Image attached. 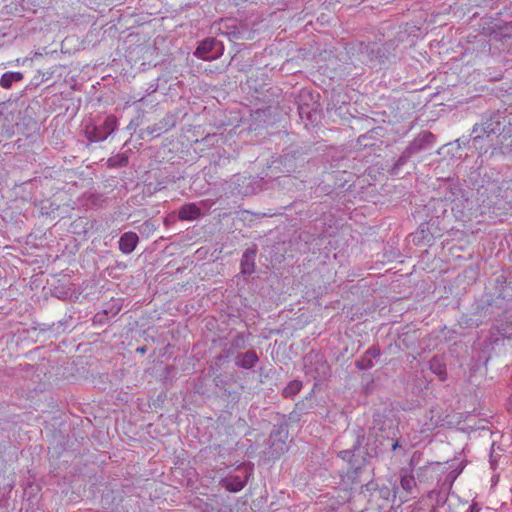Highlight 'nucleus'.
Here are the masks:
<instances>
[{
	"label": "nucleus",
	"instance_id": "1",
	"mask_svg": "<svg viewBox=\"0 0 512 512\" xmlns=\"http://www.w3.org/2000/svg\"><path fill=\"white\" fill-rule=\"evenodd\" d=\"M499 127L496 111L484 113L480 122L473 125L469 142L473 152L477 153L482 161L501 156Z\"/></svg>",
	"mask_w": 512,
	"mask_h": 512
},
{
	"label": "nucleus",
	"instance_id": "2",
	"mask_svg": "<svg viewBox=\"0 0 512 512\" xmlns=\"http://www.w3.org/2000/svg\"><path fill=\"white\" fill-rule=\"evenodd\" d=\"M350 63L358 67L366 65L371 68H382L396 59L392 43L379 44L372 41H352L345 46Z\"/></svg>",
	"mask_w": 512,
	"mask_h": 512
},
{
	"label": "nucleus",
	"instance_id": "3",
	"mask_svg": "<svg viewBox=\"0 0 512 512\" xmlns=\"http://www.w3.org/2000/svg\"><path fill=\"white\" fill-rule=\"evenodd\" d=\"M398 420L392 408L385 407L373 413L370 434L365 444L366 454L369 457L378 456L386 448L385 441L393 440L399 432Z\"/></svg>",
	"mask_w": 512,
	"mask_h": 512
},
{
	"label": "nucleus",
	"instance_id": "4",
	"mask_svg": "<svg viewBox=\"0 0 512 512\" xmlns=\"http://www.w3.org/2000/svg\"><path fill=\"white\" fill-rule=\"evenodd\" d=\"M352 435L354 438L352 447L339 451L337 456L348 464L347 470L344 474H341L342 480L350 484H355L359 482L362 471V463L356 457V452L359 451L365 440V429L361 426H357L352 430Z\"/></svg>",
	"mask_w": 512,
	"mask_h": 512
},
{
	"label": "nucleus",
	"instance_id": "5",
	"mask_svg": "<svg viewBox=\"0 0 512 512\" xmlns=\"http://www.w3.org/2000/svg\"><path fill=\"white\" fill-rule=\"evenodd\" d=\"M474 314L478 315L483 323L497 320L499 316L507 310L506 301L503 300V293L496 295L495 293L485 291L479 298L475 299L472 304Z\"/></svg>",
	"mask_w": 512,
	"mask_h": 512
},
{
	"label": "nucleus",
	"instance_id": "6",
	"mask_svg": "<svg viewBox=\"0 0 512 512\" xmlns=\"http://www.w3.org/2000/svg\"><path fill=\"white\" fill-rule=\"evenodd\" d=\"M303 367L305 375L314 380V389H317L331 376V367L325 356L314 350H311L303 357Z\"/></svg>",
	"mask_w": 512,
	"mask_h": 512
},
{
	"label": "nucleus",
	"instance_id": "7",
	"mask_svg": "<svg viewBox=\"0 0 512 512\" xmlns=\"http://www.w3.org/2000/svg\"><path fill=\"white\" fill-rule=\"evenodd\" d=\"M289 422L288 417L283 414L274 424L269 434V447L266 452L269 458L278 459L288 450Z\"/></svg>",
	"mask_w": 512,
	"mask_h": 512
},
{
	"label": "nucleus",
	"instance_id": "8",
	"mask_svg": "<svg viewBox=\"0 0 512 512\" xmlns=\"http://www.w3.org/2000/svg\"><path fill=\"white\" fill-rule=\"evenodd\" d=\"M497 112V123L500 124L498 135L501 156L512 154V113L506 111Z\"/></svg>",
	"mask_w": 512,
	"mask_h": 512
},
{
	"label": "nucleus",
	"instance_id": "9",
	"mask_svg": "<svg viewBox=\"0 0 512 512\" xmlns=\"http://www.w3.org/2000/svg\"><path fill=\"white\" fill-rule=\"evenodd\" d=\"M213 381L220 392L219 396L227 401L226 408H233L241 398V392L234 388L235 383L224 374H217Z\"/></svg>",
	"mask_w": 512,
	"mask_h": 512
},
{
	"label": "nucleus",
	"instance_id": "10",
	"mask_svg": "<svg viewBox=\"0 0 512 512\" xmlns=\"http://www.w3.org/2000/svg\"><path fill=\"white\" fill-rule=\"evenodd\" d=\"M224 45L214 37H207L199 42L194 55L202 60L211 61L223 55Z\"/></svg>",
	"mask_w": 512,
	"mask_h": 512
},
{
	"label": "nucleus",
	"instance_id": "11",
	"mask_svg": "<svg viewBox=\"0 0 512 512\" xmlns=\"http://www.w3.org/2000/svg\"><path fill=\"white\" fill-rule=\"evenodd\" d=\"M315 391L316 389L312 387L311 391L303 399L295 403L293 410L286 415L290 422L297 423L304 415L314 412L317 406Z\"/></svg>",
	"mask_w": 512,
	"mask_h": 512
},
{
	"label": "nucleus",
	"instance_id": "12",
	"mask_svg": "<svg viewBox=\"0 0 512 512\" xmlns=\"http://www.w3.org/2000/svg\"><path fill=\"white\" fill-rule=\"evenodd\" d=\"M306 158L304 154L298 149H287L280 156V163L283 171L286 173H295L304 165Z\"/></svg>",
	"mask_w": 512,
	"mask_h": 512
},
{
	"label": "nucleus",
	"instance_id": "13",
	"mask_svg": "<svg viewBox=\"0 0 512 512\" xmlns=\"http://www.w3.org/2000/svg\"><path fill=\"white\" fill-rule=\"evenodd\" d=\"M499 333L500 332L498 331V328L491 326L487 332L486 337L481 343V350L484 353L489 354V356L492 354H499L504 351L505 341Z\"/></svg>",
	"mask_w": 512,
	"mask_h": 512
},
{
	"label": "nucleus",
	"instance_id": "14",
	"mask_svg": "<svg viewBox=\"0 0 512 512\" xmlns=\"http://www.w3.org/2000/svg\"><path fill=\"white\" fill-rule=\"evenodd\" d=\"M435 143V135L430 131H421L414 139L411 141L406 149L412 155H416L422 151H425L431 148Z\"/></svg>",
	"mask_w": 512,
	"mask_h": 512
},
{
	"label": "nucleus",
	"instance_id": "15",
	"mask_svg": "<svg viewBox=\"0 0 512 512\" xmlns=\"http://www.w3.org/2000/svg\"><path fill=\"white\" fill-rule=\"evenodd\" d=\"M434 228H436V223L433 219L420 224L417 231L412 234L413 242L417 245H432L436 237Z\"/></svg>",
	"mask_w": 512,
	"mask_h": 512
},
{
	"label": "nucleus",
	"instance_id": "16",
	"mask_svg": "<svg viewBox=\"0 0 512 512\" xmlns=\"http://www.w3.org/2000/svg\"><path fill=\"white\" fill-rule=\"evenodd\" d=\"M178 112H168L160 121L147 128L148 133L154 137L164 134L176 126Z\"/></svg>",
	"mask_w": 512,
	"mask_h": 512
},
{
	"label": "nucleus",
	"instance_id": "17",
	"mask_svg": "<svg viewBox=\"0 0 512 512\" xmlns=\"http://www.w3.org/2000/svg\"><path fill=\"white\" fill-rule=\"evenodd\" d=\"M382 355L378 344L370 346L364 354L355 361V367L359 370H368L375 366Z\"/></svg>",
	"mask_w": 512,
	"mask_h": 512
},
{
	"label": "nucleus",
	"instance_id": "18",
	"mask_svg": "<svg viewBox=\"0 0 512 512\" xmlns=\"http://www.w3.org/2000/svg\"><path fill=\"white\" fill-rule=\"evenodd\" d=\"M249 478V474L243 471L242 474L228 475L221 479L220 484L226 490L236 493L244 488Z\"/></svg>",
	"mask_w": 512,
	"mask_h": 512
},
{
	"label": "nucleus",
	"instance_id": "19",
	"mask_svg": "<svg viewBox=\"0 0 512 512\" xmlns=\"http://www.w3.org/2000/svg\"><path fill=\"white\" fill-rule=\"evenodd\" d=\"M299 118L305 126L314 124L317 122L319 114L321 112V104L315 103L313 106L309 103L306 105L297 106Z\"/></svg>",
	"mask_w": 512,
	"mask_h": 512
},
{
	"label": "nucleus",
	"instance_id": "20",
	"mask_svg": "<svg viewBox=\"0 0 512 512\" xmlns=\"http://www.w3.org/2000/svg\"><path fill=\"white\" fill-rule=\"evenodd\" d=\"M420 334L418 330H409L402 332L398 339L395 341V349L397 350H409L416 349L419 344Z\"/></svg>",
	"mask_w": 512,
	"mask_h": 512
},
{
	"label": "nucleus",
	"instance_id": "21",
	"mask_svg": "<svg viewBox=\"0 0 512 512\" xmlns=\"http://www.w3.org/2000/svg\"><path fill=\"white\" fill-rule=\"evenodd\" d=\"M430 371L435 374L440 381H446L448 377L446 356L444 354L434 355L429 361Z\"/></svg>",
	"mask_w": 512,
	"mask_h": 512
},
{
	"label": "nucleus",
	"instance_id": "22",
	"mask_svg": "<svg viewBox=\"0 0 512 512\" xmlns=\"http://www.w3.org/2000/svg\"><path fill=\"white\" fill-rule=\"evenodd\" d=\"M257 254V247L253 245L252 247L247 248L243 254L240 261L241 273L243 275H251L255 272V258Z\"/></svg>",
	"mask_w": 512,
	"mask_h": 512
},
{
	"label": "nucleus",
	"instance_id": "23",
	"mask_svg": "<svg viewBox=\"0 0 512 512\" xmlns=\"http://www.w3.org/2000/svg\"><path fill=\"white\" fill-rule=\"evenodd\" d=\"M259 361V357L255 350L250 349L246 352H239L235 356V366L249 370L252 369Z\"/></svg>",
	"mask_w": 512,
	"mask_h": 512
},
{
	"label": "nucleus",
	"instance_id": "24",
	"mask_svg": "<svg viewBox=\"0 0 512 512\" xmlns=\"http://www.w3.org/2000/svg\"><path fill=\"white\" fill-rule=\"evenodd\" d=\"M202 215L200 207L195 203H186L178 210V218L183 221H194Z\"/></svg>",
	"mask_w": 512,
	"mask_h": 512
},
{
	"label": "nucleus",
	"instance_id": "25",
	"mask_svg": "<svg viewBox=\"0 0 512 512\" xmlns=\"http://www.w3.org/2000/svg\"><path fill=\"white\" fill-rule=\"evenodd\" d=\"M412 154L405 148L401 155L393 161L391 165H387V172L390 175L398 176L403 172L404 167L409 163Z\"/></svg>",
	"mask_w": 512,
	"mask_h": 512
},
{
	"label": "nucleus",
	"instance_id": "26",
	"mask_svg": "<svg viewBox=\"0 0 512 512\" xmlns=\"http://www.w3.org/2000/svg\"><path fill=\"white\" fill-rule=\"evenodd\" d=\"M397 489L395 483L389 482L388 484H380L376 494H374V502L377 503L379 500L389 501L391 498L394 500Z\"/></svg>",
	"mask_w": 512,
	"mask_h": 512
},
{
	"label": "nucleus",
	"instance_id": "27",
	"mask_svg": "<svg viewBox=\"0 0 512 512\" xmlns=\"http://www.w3.org/2000/svg\"><path fill=\"white\" fill-rule=\"evenodd\" d=\"M247 347L246 336L243 332H238L229 343H227L223 349L226 356L229 357L236 350H242Z\"/></svg>",
	"mask_w": 512,
	"mask_h": 512
},
{
	"label": "nucleus",
	"instance_id": "28",
	"mask_svg": "<svg viewBox=\"0 0 512 512\" xmlns=\"http://www.w3.org/2000/svg\"><path fill=\"white\" fill-rule=\"evenodd\" d=\"M484 324L478 315L474 314V309L471 310L470 313L462 314V316L457 320V326L460 329H471L477 328L480 325Z\"/></svg>",
	"mask_w": 512,
	"mask_h": 512
},
{
	"label": "nucleus",
	"instance_id": "29",
	"mask_svg": "<svg viewBox=\"0 0 512 512\" xmlns=\"http://www.w3.org/2000/svg\"><path fill=\"white\" fill-rule=\"evenodd\" d=\"M319 98V93H314L313 91L307 88H303L295 96V104L296 106H299L306 105L309 103L310 105L313 106L315 103H320Z\"/></svg>",
	"mask_w": 512,
	"mask_h": 512
},
{
	"label": "nucleus",
	"instance_id": "30",
	"mask_svg": "<svg viewBox=\"0 0 512 512\" xmlns=\"http://www.w3.org/2000/svg\"><path fill=\"white\" fill-rule=\"evenodd\" d=\"M508 283H507V277L504 274L497 275L493 280V290L490 291L491 293H495L496 295H499L500 293H503V300L506 301L507 297L511 296L508 293Z\"/></svg>",
	"mask_w": 512,
	"mask_h": 512
},
{
	"label": "nucleus",
	"instance_id": "31",
	"mask_svg": "<svg viewBox=\"0 0 512 512\" xmlns=\"http://www.w3.org/2000/svg\"><path fill=\"white\" fill-rule=\"evenodd\" d=\"M303 382L298 379L290 381L282 390V396L286 399H293L302 389Z\"/></svg>",
	"mask_w": 512,
	"mask_h": 512
},
{
	"label": "nucleus",
	"instance_id": "32",
	"mask_svg": "<svg viewBox=\"0 0 512 512\" xmlns=\"http://www.w3.org/2000/svg\"><path fill=\"white\" fill-rule=\"evenodd\" d=\"M132 225L145 238H148L156 230V226L151 220H145L141 224H138V221H133Z\"/></svg>",
	"mask_w": 512,
	"mask_h": 512
},
{
	"label": "nucleus",
	"instance_id": "33",
	"mask_svg": "<svg viewBox=\"0 0 512 512\" xmlns=\"http://www.w3.org/2000/svg\"><path fill=\"white\" fill-rule=\"evenodd\" d=\"M22 79L23 74L21 72H7L0 78V86L4 89H9L14 82L21 81Z\"/></svg>",
	"mask_w": 512,
	"mask_h": 512
},
{
	"label": "nucleus",
	"instance_id": "34",
	"mask_svg": "<svg viewBox=\"0 0 512 512\" xmlns=\"http://www.w3.org/2000/svg\"><path fill=\"white\" fill-rule=\"evenodd\" d=\"M117 118L115 116H107L102 124L103 133L98 135V139H106L116 128Z\"/></svg>",
	"mask_w": 512,
	"mask_h": 512
},
{
	"label": "nucleus",
	"instance_id": "35",
	"mask_svg": "<svg viewBox=\"0 0 512 512\" xmlns=\"http://www.w3.org/2000/svg\"><path fill=\"white\" fill-rule=\"evenodd\" d=\"M103 133V127L102 125L97 126L93 123H88L85 126V135L87 139L91 142H99L103 141L104 139H98V135Z\"/></svg>",
	"mask_w": 512,
	"mask_h": 512
},
{
	"label": "nucleus",
	"instance_id": "36",
	"mask_svg": "<svg viewBox=\"0 0 512 512\" xmlns=\"http://www.w3.org/2000/svg\"><path fill=\"white\" fill-rule=\"evenodd\" d=\"M447 189L450 190L451 196L448 199L454 200V198H463L464 190L461 188L459 181L453 178H449L446 182Z\"/></svg>",
	"mask_w": 512,
	"mask_h": 512
},
{
	"label": "nucleus",
	"instance_id": "37",
	"mask_svg": "<svg viewBox=\"0 0 512 512\" xmlns=\"http://www.w3.org/2000/svg\"><path fill=\"white\" fill-rule=\"evenodd\" d=\"M379 486L378 481L371 480L361 487V494H363L369 502H374V494H376Z\"/></svg>",
	"mask_w": 512,
	"mask_h": 512
},
{
	"label": "nucleus",
	"instance_id": "38",
	"mask_svg": "<svg viewBox=\"0 0 512 512\" xmlns=\"http://www.w3.org/2000/svg\"><path fill=\"white\" fill-rule=\"evenodd\" d=\"M401 488L406 492V494H411L413 489L416 487V481L412 474H404L401 475L400 478Z\"/></svg>",
	"mask_w": 512,
	"mask_h": 512
},
{
	"label": "nucleus",
	"instance_id": "39",
	"mask_svg": "<svg viewBox=\"0 0 512 512\" xmlns=\"http://www.w3.org/2000/svg\"><path fill=\"white\" fill-rule=\"evenodd\" d=\"M492 326L498 328L499 334L505 342L512 340V322H503Z\"/></svg>",
	"mask_w": 512,
	"mask_h": 512
},
{
	"label": "nucleus",
	"instance_id": "40",
	"mask_svg": "<svg viewBox=\"0 0 512 512\" xmlns=\"http://www.w3.org/2000/svg\"><path fill=\"white\" fill-rule=\"evenodd\" d=\"M434 496H435V505L437 507H443L446 504L447 500H448V495L446 493L441 492V491H438V492L432 491L429 494V497L431 499H433Z\"/></svg>",
	"mask_w": 512,
	"mask_h": 512
},
{
	"label": "nucleus",
	"instance_id": "41",
	"mask_svg": "<svg viewBox=\"0 0 512 512\" xmlns=\"http://www.w3.org/2000/svg\"><path fill=\"white\" fill-rule=\"evenodd\" d=\"M126 163H127V157L124 153L113 156V157L109 158V160H108V165L110 167L125 166Z\"/></svg>",
	"mask_w": 512,
	"mask_h": 512
},
{
	"label": "nucleus",
	"instance_id": "42",
	"mask_svg": "<svg viewBox=\"0 0 512 512\" xmlns=\"http://www.w3.org/2000/svg\"><path fill=\"white\" fill-rule=\"evenodd\" d=\"M470 136L467 138V137H461L459 139L456 140V143L458 145L459 148H467V150L471 151L472 153L473 152V148L471 147L470 145Z\"/></svg>",
	"mask_w": 512,
	"mask_h": 512
},
{
	"label": "nucleus",
	"instance_id": "43",
	"mask_svg": "<svg viewBox=\"0 0 512 512\" xmlns=\"http://www.w3.org/2000/svg\"><path fill=\"white\" fill-rule=\"evenodd\" d=\"M119 246L124 253H128V232L122 234Z\"/></svg>",
	"mask_w": 512,
	"mask_h": 512
},
{
	"label": "nucleus",
	"instance_id": "44",
	"mask_svg": "<svg viewBox=\"0 0 512 512\" xmlns=\"http://www.w3.org/2000/svg\"><path fill=\"white\" fill-rule=\"evenodd\" d=\"M463 332L457 331L455 328H451L447 330V333L445 336L448 338V340H456L458 337L463 336Z\"/></svg>",
	"mask_w": 512,
	"mask_h": 512
},
{
	"label": "nucleus",
	"instance_id": "45",
	"mask_svg": "<svg viewBox=\"0 0 512 512\" xmlns=\"http://www.w3.org/2000/svg\"><path fill=\"white\" fill-rule=\"evenodd\" d=\"M390 445V448L392 451H396L397 449L401 448V445L399 443V440L393 437V440L385 441V448L387 449V446Z\"/></svg>",
	"mask_w": 512,
	"mask_h": 512
},
{
	"label": "nucleus",
	"instance_id": "46",
	"mask_svg": "<svg viewBox=\"0 0 512 512\" xmlns=\"http://www.w3.org/2000/svg\"><path fill=\"white\" fill-rule=\"evenodd\" d=\"M139 237L137 233L130 231V253L136 248Z\"/></svg>",
	"mask_w": 512,
	"mask_h": 512
},
{
	"label": "nucleus",
	"instance_id": "47",
	"mask_svg": "<svg viewBox=\"0 0 512 512\" xmlns=\"http://www.w3.org/2000/svg\"><path fill=\"white\" fill-rule=\"evenodd\" d=\"M463 468H464V465H463V463H461L457 469H454L449 473L448 477H450L451 480L454 481L458 477V475L462 472Z\"/></svg>",
	"mask_w": 512,
	"mask_h": 512
},
{
	"label": "nucleus",
	"instance_id": "48",
	"mask_svg": "<svg viewBox=\"0 0 512 512\" xmlns=\"http://www.w3.org/2000/svg\"><path fill=\"white\" fill-rule=\"evenodd\" d=\"M358 143L363 147L373 146V143H369V137L367 135H361L358 138Z\"/></svg>",
	"mask_w": 512,
	"mask_h": 512
},
{
	"label": "nucleus",
	"instance_id": "49",
	"mask_svg": "<svg viewBox=\"0 0 512 512\" xmlns=\"http://www.w3.org/2000/svg\"><path fill=\"white\" fill-rule=\"evenodd\" d=\"M502 34L504 36H510L512 34V21L504 24L502 27Z\"/></svg>",
	"mask_w": 512,
	"mask_h": 512
},
{
	"label": "nucleus",
	"instance_id": "50",
	"mask_svg": "<svg viewBox=\"0 0 512 512\" xmlns=\"http://www.w3.org/2000/svg\"><path fill=\"white\" fill-rule=\"evenodd\" d=\"M480 510H481V507L479 506V504L476 503V502H473L469 506V508H468V510L466 512H480Z\"/></svg>",
	"mask_w": 512,
	"mask_h": 512
},
{
	"label": "nucleus",
	"instance_id": "51",
	"mask_svg": "<svg viewBox=\"0 0 512 512\" xmlns=\"http://www.w3.org/2000/svg\"><path fill=\"white\" fill-rule=\"evenodd\" d=\"M493 448H494V443L492 444L491 451H490V464H491V467L493 469H495L497 461H496V458L493 455Z\"/></svg>",
	"mask_w": 512,
	"mask_h": 512
},
{
	"label": "nucleus",
	"instance_id": "52",
	"mask_svg": "<svg viewBox=\"0 0 512 512\" xmlns=\"http://www.w3.org/2000/svg\"><path fill=\"white\" fill-rule=\"evenodd\" d=\"M146 351H147V346H145V345H144V346H141V347L136 348V352H137V353H140V354H145V353H146Z\"/></svg>",
	"mask_w": 512,
	"mask_h": 512
},
{
	"label": "nucleus",
	"instance_id": "53",
	"mask_svg": "<svg viewBox=\"0 0 512 512\" xmlns=\"http://www.w3.org/2000/svg\"><path fill=\"white\" fill-rule=\"evenodd\" d=\"M261 112H262V111H261V109H257V110L255 111V114L259 115Z\"/></svg>",
	"mask_w": 512,
	"mask_h": 512
}]
</instances>
